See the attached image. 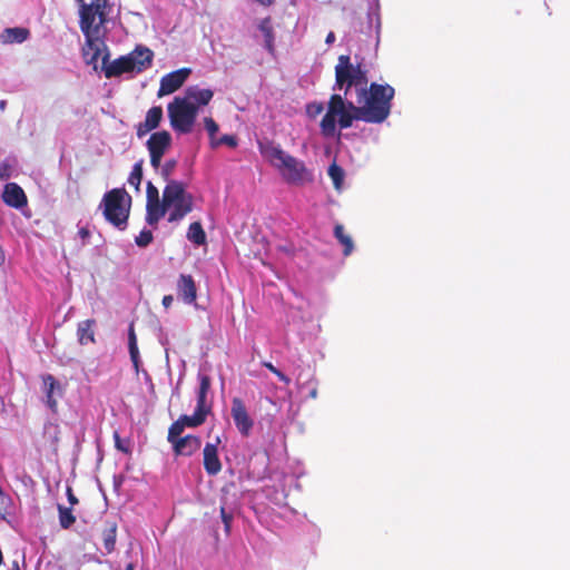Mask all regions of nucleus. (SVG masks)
<instances>
[{
	"mask_svg": "<svg viewBox=\"0 0 570 570\" xmlns=\"http://www.w3.org/2000/svg\"><path fill=\"white\" fill-rule=\"evenodd\" d=\"M163 199L169 212V223L181 220L193 210L194 197L183 181H168L163 190Z\"/></svg>",
	"mask_w": 570,
	"mask_h": 570,
	"instance_id": "7",
	"label": "nucleus"
},
{
	"mask_svg": "<svg viewBox=\"0 0 570 570\" xmlns=\"http://www.w3.org/2000/svg\"><path fill=\"white\" fill-rule=\"evenodd\" d=\"M67 498L71 505L77 504L79 501L77 497L73 494L72 489L70 487L67 488Z\"/></svg>",
	"mask_w": 570,
	"mask_h": 570,
	"instance_id": "44",
	"label": "nucleus"
},
{
	"mask_svg": "<svg viewBox=\"0 0 570 570\" xmlns=\"http://www.w3.org/2000/svg\"><path fill=\"white\" fill-rule=\"evenodd\" d=\"M29 37V30L26 28H7L0 33L2 43H21Z\"/></svg>",
	"mask_w": 570,
	"mask_h": 570,
	"instance_id": "24",
	"label": "nucleus"
},
{
	"mask_svg": "<svg viewBox=\"0 0 570 570\" xmlns=\"http://www.w3.org/2000/svg\"><path fill=\"white\" fill-rule=\"evenodd\" d=\"M78 234L82 240H87L90 236V230L87 227H81Z\"/></svg>",
	"mask_w": 570,
	"mask_h": 570,
	"instance_id": "46",
	"label": "nucleus"
},
{
	"mask_svg": "<svg viewBox=\"0 0 570 570\" xmlns=\"http://www.w3.org/2000/svg\"><path fill=\"white\" fill-rule=\"evenodd\" d=\"M258 149L261 155L281 173L288 184L301 185L312 181L313 177L304 163L285 153L279 145L272 140L258 141Z\"/></svg>",
	"mask_w": 570,
	"mask_h": 570,
	"instance_id": "3",
	"label": "nucleus"
},
{
	"mask_svg": "<svg viewBox=\"0 0 570 570\" xmlns=\"http://www.w3.org/2000/svg\"><path fill=\"white\" fill-rule=\"evenodd\" d=\"M189 104L197 108V111L202 106H207L214 97V92L210 89H202L198 86L188 87L183 96Z\"/></svg>",
	"mask_w": 570,
	"mask_h": 570,
	"instance_id": "18",
	"label": "nucleus"
},
{
	"mask_svg": "<svg viewBox=\"0 0 570 570\" xmlns=\"http://www.w3.org/2000/svg\"><path fill=\"white\" fill-rule=\"evenodd\" d=\"M12 570H19V566L14 563V568Z\"/></svg>",
	"mask_w": 570,
	"mask_h": 570,
	"instance_id": "50",
	"label": "nucleus"
},
{
	"mask_svg": "<svg viewBox=\"0 0 570 570\" xmlns=\"http://www.w3.org/2000/svg\"><path fill=\"white\" fill-rule=\"evenodd\" d=\"M102 56V70L106 78L119 77L127 72L140 73L153 65L154 52L144 46H137L130 53L121 56L109 62L107 48Z\"/></svg>",
	"mask_w": 570,
	"mask_h": 570,
	"instance_id": "4",
	"label": "nucleus"
},
{
	"mask_svg": "<svg viewBox=\"0 0 570 570\" xmlns=\"http://www.w3.org/2000/svg\"><path fill=\"white\" fill-rule=\"evenodd\" d=\"M168 212V208L165 207V202H155L146 204V222L149 225H156L161 217Z\"/></svg>",
	"mask_w": 570,
	"mask_h": 570,
	"instance_id": "25",
	"label": "nucleus"
},
{
	"mask_svg": "<svg viewBox=\"0 0 570 570\" xmlns=\"http://www.w3.org/2000/svg\"><path fill=\"white\" fill-rule=\"evenodd\" d=\"M79 4V27L85 36V46L82 48L83 58L88 65H94L97 69V62L106 49L105 37L107 35V22L112 6L109 0H82Z\"/></svg>",
	"mask_w": 570,
	"mask_h": 570,
	"instance_id": "2",
	"label": "nucleus"
},
{
	"mask_svg": "<svg viewBox=\"0 0 570 570\" xmlns=\"http://www.w3.org/2000/svg\"><path fill=\"white\" fill-rule=\"evenodd\" d=\"M220 439L216 438L215 443H206L203 450V464L206 473L210 476L217 475L222 471V462L218 455V445Z\"/></svg>",
	"mask_w": 570,
	"mask_h": 570,
	"instance_id": "13",
	"label": "nucleus"
},
{
	"mask_svg": "<svg viewBox=\"0 0 570 570\" xmlns=\"http://www.w3.org/2000/svg\"><path fill=\"white\" fill-rule=\"evenodd\" d=\"M263 365L269 370L274 375H276L282 382L285 384H289L291 380L287 375L281 372L277 367H275L271 362H264Z\"/></svg>",
	"mask_w": 570,
	"mask_h": 570,
	"instance_id": "37",
	"label": "nucleus"
},
{
	"mask_svg": "<svg viewBox=\"0 0 570 570\" xmlns=\"http://www.w3.org/2000/svg\"><path fill=\"white\" fill-rule=\"evenodd\" d=\"M296 383L299 390H307L309 399H316L318 394L317 382L309 370L301 371L297 375Z\"/></svg>",
	"mask_w": 570,
	"mask_h": 570,
	"instance_id": "21",
	"label": "nucleus"
},
{
	"mask_svg": "<svg viewBox=\"0 0 570 570\" xmlns=\"http://www.w3.org/2000/svg\"><path fill=\"white\" fill-rule=\"evenodd\" d=\"M2 200L12 208H22L28 204V198L23 189L16 183L4 185Z\"/></svg>",
	"mask_w": 570,
	"mask_h": 570,
	"instance_id": "15",
	"label": "nucleus"
},
{
	"mask_svg": "<svg viewBox=\"0 0 570 570\" xmlns=\"http://www.w3.org/2000/svg\"><path fill=\"white\" fill-rule=\"evenodd\" d=\"M161 119H163V108L160 106L151 107L146 114L145 121L139 122L137 125V127H136L137 136L139 138H142L149 131L156 129L159 126Z\"/></svg>",
	"mask_w": 570,
	"mask_h": 570,
	"instance_id": "17",
	"label": "nucleus"
},
{
	"mask_svg": "<svg viewBox=\"0 0 570 570\" xmlns=\"http://www.w3.org/2000/svg\"><path fill=\"white\" fill-rule=\"evenodd\" d=\"M265 38V48L269 53H274V30L271 17L264 18L258 26Z\"/></svg>",
	"mask_w": 570,
	"mask_h": 570,
	"instance_id": "26",
	"label": "nucleus"
},
{
	"mask_svg": "<svg viewBox=\"0 0 570 570\" xmlns=\"http://www.w3.org/2000/svg\"><path fill=\"white\" fill-rule=\"evenodd\" d=\"M102 206L106 220L120 230L126 229L131 208V196L124 188H114L104 195Z\"/></svg>",
	"mask_w": 570,
	"mask_h": 570,
	"instance_id": "6",
	"label": "nucleus"
},
{
	"mask_svg": "<svg viewBox=\"0 0 570 570\" xmlns=\"http://www.w3.org/2000/svg\"><path fill=\"white\" fill-rule=\"evenodd\" d=\"M59 511V523L61 528L69 529L76 521V517L72 513L71 508H66L61 504H58Z\"/></svg>",
	"mask_w": 570,
	"mask_h": 570,
	"instance_id": "29",
	"label": "nucleus"
},
{
	"mask_svg": "<svg viewBox=\"0 0 570 570\" xmlns=\"http://www.w3.org/2000/svg\"><path fill=\"white\" fill-rule=\"evenodd\" d=\"M327 173H328V176L331 177V179L333 180L334 187L336 189H340L343 184V180H344V170L338 165L333 163L328 167Z\"/></svg>",
	"mask_w": 570,
	"mask_h": 570,
	"instance_id": "30",
	"label": "nucleus"
},
{
	"mask_svg": "<svg viewBox=\"0 0 570 570\" xmlns=\"http://www.w3.org/2000/svg\"><path fill=\"white\" fill-rule=\"evenodd\" d=\"M334 236L344 246V249H343L344 256H348L354 249V244H353L351 236L345 233L343 225H341V224L335 225Z\"/></svg>",
	"mask_w": 570,
	"mask_h": 570,
	"instance_id": "28",
	"label": "nucleus"
},
{
	"mask_svg": "<svg viewBox=\"0 0 570 570\" xmlns=\"http://www.w3.org/2000/svg\"><path fill=\"white\" fill-rule=\"evenodd\" d=\"M142 180V161H138L134 165L132 170L128 177V183L134 186L137 190Z\"/></svg>",
	"mask_w": 570,
	"mask_h": 570,
	"instance_id": "31",
	"label": "nucleus"
},
{
	"mask_svg": "<svg viewBox=\"0 0 570 570\" xmlns=\"http://www.w3.org/2000/svg\"><path fill=\"white\" fill-rule=\"evenodd\" d=\"M77 2H82V0H76Z\"/></svg>",
	"mask_w": 570,
	"mask_h": 570,
	"instance_id": "51",
	"label": "nucleus"
},
{
	"mask_svg": "<svg viewBox=\"0 0 570 570\" xmlns=\"http://www.w3.org/2000/svg\"><path fill=\"white\" fill-rule=\"evenodd\" d=\"M193 417L190 415H180L178 420H176L168 429L167 434V441L173 444L175 441L179 440L181 436V433L184 432V429L186 426L188 428H197L202 424L199 422H193L190 421Z\"/></svg>",
	"mask_w": 570,
	"mask_h": 570,
	"instance_id": "20",
	"label": "nucleus"
},
{
	"mask_svg": "<svg viewBox=\"0 0 570 570\" xmlns=\"http://www.w3.org/2000/svg\"><path fill=\"white\" fill-rule=\"evenodd\" d=\"M146 197H147V203L146 204L155 203V202H159L160 200L159 199L158 188L151 181L147 183V186H146Z\"/></svg>",
	"mask_w": 570,
	"mask_h": 570,
	"instance_id": "36",
	"label": "nucleus"
},
{
	"mask_svg": "<svg viewBox=\"0 0 570 570\" xmlns=\"http://www.w3.org/2000/svg\"><path fill=\"white\" fill-rule=\"evenodd\" d=\"M117 529L118 525L115 520L105 521V527L101 531V537L104 541V548L107 553H111L116 548Z\"/></svg>",
	"mask_w": 570,
	"mask_h": 570,
	"instance_id": "23",
	"label": "nucleus"
},
{
	"mask_svg": "<svg viewBox=\"0 0 570 570\" xmlns=\"http://www.w3.org/2000/svg\"><path fill=\"white\" fill-rule=\"evenodd\" d=\"M356 95V104L344 99L340 94H333L330 97L327 112L321 121L324 136L331 137L335 134L336 117L342 129L350 128L354 120L382 124L389 118L395 96V89L392 86L372 82Z\"/></svg>",
	"mask_w": 570,
	"mask_h": 570,
	"instance_id": "1",
	"label": "nucleus"
},
{
	"mask_svg": "<svg viewBox=\"0 0 570 570\" xmlns=\"http://www.w3.org/2000/svg\"><path fill=\"white\" fill-rule=\"evenodd\" d=\"M173 451L176 456H191L202 446V440L197 435H185L173 444Z\"/></svg>",
	"mask_w": 570,
	"mask_h": 570,
	"instance_id": "16",
	"label": "nucleus"
},
{
	"mask_svg": "<svg viewBox=\"0 0 570 570\" xmlns=\"http://www.w3.org/2000/svg\"><path fill=\"white\" fill-rule=\"evenodd\" d=\"M255 1L264 7H269L275 2V0H255Z\"/></svg>",
	"mask_w": 570,
	"mask_h": 570,
	"instance_id": "48",
	"label": "nucleus"
},
{
	"mask_svg": "<svg viewBox=\"0 0 570 570\" xmlns=\"http://www.w3.org/2000/svg\"><path fill=\"white\" fill-rule=\"evenodd\" d=\"M95 326L96 321L94 318L85 320L78 323L77 337L80 345H87L95 343Z\"/></svg>",
	"mask_w": 570,
	"mask_h": 570,
	"instance_id": "22",
	"label": "nucleus"
},
{
	"mask_svg": "<svg viewBox=\"0 0 570 570\" xmlns=\"http://www.w3.org/2000/svg\"><path fill=\"white\" fill-rule=\"evenodd\" d=\"M220 517H222V521L225 525V532L226 533H229L230 531V524H232V520H233V515L230 513H228L224 507L220 508Z\"/></svg>",
	"mask_w": 570,
	"mask_h": 570,
	"instance_id": "39",
	"label": "nucleus"
},
{
	"mask_svg": "<svg viewBox=\"0 0 570 570\" xmlns=\"http://www.w3.org/2000/svg\"><path fill=\"white\" fill-rule=\"evenodd\" d=\"M154 239L153 232L149 229H142L136 237L135 242L139 247H147Z\"/></svg>",
	"mask_w": 570,
	"mask_h": 570,
	"instance_id": "34",
	"label": "nucleus"
},
{
	"mask_svg": "<svg viewBox=\"0 0 570 570\" xmlns=\"http://www.w3.org/2000/svg\"><path fill=\"white\" fill-rule=\"evenodd\" d=\"M11 175V166L3 161L0 164V179L1 180H6L10 177Z\"/></svg>",
	"mask_w": 570,
	"mask_h": 570,
	"instance_id": "41",
	"label": "nucleus"
},
{
	"mask_svg": "<svg viewBox=\"0 0 570 570\" xmlns=\"http://www.w3.org/2000/svg\"><path fill=\"white\" fill-rule=\"evenodd\" d=\"M114 440H115V445H116V448H117L118 450H120V451H122V452H125V453H127V452L129 451L127 448H125V446L122 445V442H121V439H120V435H119V433H118V432H115V433H114Z\"/></svg>",
	"mask_w": 570,
	"mask_h": 570,
	"instance_id": "43",
	"label": "nucleus"
},
{
	"mask_svg": "<svg viewBox=\"0 0 570 570\" xmlns=\"http://www.w3.org/2000/svg\"><path fill=\"white\" fill-rule=\"evenodd\" d=\"M335 41V35L334 32H328V35L326 36V39H325V42L327 45H332L333 42Z\"/></svg>",
	"mask_w": 570,
	"mask_h": 570,
	"instance_id": "47",
	"label": "nucleus"
},
{
	"mask_svg": "<svg viewBox=\"0 0 570 570\" xmlns=\"http://www.w3.org/2000/svg\"><path fill=\"white\" fill-rule=\"evenodd\" d=\"M199 389L197 391V404L193 415V422L204 424L208 414L212 412V402L207 401V394L212 386V380L206 374H199Z\"/></svg>",
	"mask_w": 570,
	"mask_h": 570,
	"instance_id": "10",
	"label": "nucleus"
},
{
	"mask_svg": "<svg viewBox=\"0 0 570 570\" xmlns=\"http://www.w3.org/2000/svg\"><path fill=\"white\" fill-rule=\"evenodd\" d=\"M190 72L189 68H180L163 76L157 96L163 97L177 91L185 83Z\"/></svg>",
	"mask_w": 570,
	"mask_h": 570,
	"instance_id": "12",
	"label": "nucleus"
},
{
	"mask_svg": "<svg viewBox=\"0 0 570 570\" xmlns=\"http://www.w3.org/2000/svg\"><path fill=\"white\" fill-rule=\"evenodd\" d=\"M171 145V136L167 130L157 131L150 135L146 142L150 155V165L154 169H159L161 158Z\"/></svg>",
	"mask_w": 570,
	"mask_h": 570,
	"instance_id": "9",
	"label": "nucleus"
},
{
	"mask_svg": "<svg viewBox=\"0 0 570 570\" xmlns=\"http://www.w3.org/2000/svg\"><path fill=\"white\" fill-rule=\"evenodd\" d=\"M137 344V336L135 333L134 324L131 323L128 328V345Z\"/></svg>",
	"mask_w": 570,
	"mask_h": 570,
	"instance_id": "42",
	"label": "nucleus"
},
{
	"mask_svg": "<svg viewBox=\"0 0 570 570\" xmlns=\"http://www.w3.org/2000/svg\"><path fill=\"white\" fill-rule=\"evenodd\" d=\"M128 348H129L130 360L134 364V367L136 370H138L139 362H140L138 344L128 345Z\"/></svg>",
	"mask_w": 570,
	"mask_h": 570,
	"instance_id": "38",
	"label": "nucleus"
},
{
	"mask_svg": "<svg viewBox=\"0 0 570 570\" xmlns=\"http://www.w3.org/2000/svg\"><path fill=\"white\" fill-rule=\"evenodd\" d=\"M230 415L237 431L245 438L249 436L254 426V420L250 417L245 402L240 397H233Z\"/></svg>",
	"mask_w": 570,
	"mask_h": 570,
	"instance_id": "11",
	"label": "nucleus"
},
{
	"mask_svg": "<svg viewBox=\"0 0 570 570\" xmlns=\"http://www.w3.org/2000/svg\"><path fill=\"white\" fill-rule=\"evenodd\" d=\"M324 107L321 102H313L307 106V114L311 117H316L323 111Z\"/></svg>",
	"mask_w": 570,
	"mask_h": 570,
	"instance_id": "40",
	"label": "nucleus"
},
{
	"mask_svg": "<svg viewBox=\"0 0 570 570\" xmlns=\"http://www.w3.org/2000/svg\"><path fill=\"white\" fill-rule=\"evenodd\" d=\"M187 238L197 246L206 244V233L199 222H194L189 225Z\"/></svg>",
	"mask_w": 570,
	"mask_h": 570,
	"instance_id": "27",
	"label": "nucleus"
},
{
	"mask_svg": "<svg viewBox=\"0 0 570 570\" xmlns=\"http://www.w3.org/2000/svg\"><path fill=\"white\" fill-rule=\"evenodd\" d=\"M171 128L179 134H189L193 130L198 111L183 96H176L167 106Z\"/></svg>",
	"mask_w": 570,
	"mask_h": 570,
	"instance_id": "8",
	"label": "nucleus"
},
{
	"mask_svg": "<svg viewBox=\"0 0 570 570\" xmlns=\"http://www.w3.org/2000/svg\"><path fill=\"white\" fill-rule=\"evenodd\" d=\"M126 570H135V566L132 563H128Z\"/></svg>",
	"mask_w": 570,
	"mask_h": 570,
	"instance_id": "49",
	"label": "nucleus"
},
{
	"mask_svg": "<svg viewBox=\"0 0 570 570\" xmlns=\"http://www.w3.org/2000/svg\"><path fill=\"white\" fill-rule=\"evenodd\" d=\"M177 296L185 304L197 307V286L194 277L188 274H180L176 284Z\"/></svg>",
	"mask_w": 570,
	"mask_h": 570,
	"instance_id": "14",
	"label": "nucleus"
},
{
	"mask_svg": "<svg viewBox=\"0 0 570 570\" xmlns=\"http://www.w3.org/2000/svg\"><path fill=\"white\" fill-rule=\"evenodd\" d=\"M42 383H43V392L46 394V403L48 407L52 411L57 410V399L55 397V394L61 396L62 391L61 386L58 383V381L55 379L51 374H46L42 376Z\"/></svg>",
	"mask_w": 570,
	"mask_h": 570,
	"instance_id": "19",
	"label": "nucleus"
},
{
	"mask_svg": "<svg viewBox=\"0 0 570 570\" xmlns=\"http://www.w3.org/2000/svg\"><path fill=\"white\" fill-rule=\"evenodd\" d=\"M177 166V160L176 159H168L161 167L160 169V175L163 177V179L165 181H171L173 179L170 178L175 168Z\"/></svg>",
	"mask_w": 570,
	"mask_h": 570,
	"instance_id": "33",
	"label": "nucleus"
},
{
	"mask_svg": "<svg viewBox=\"0 0 570 570\" xmlns=\"http://www.w3.org/2000/svg\"><path fill=\"white\" fill-rule=\"evenodd\" d=\"M173 302H174V297L173 295H165L163 297V301H161V304L163 306L168 309L171 305H173Z\"/></svg>",
	"mask_w": 570,
	"mask_h": 570,
	"instance_id": "45",
	"label": "nucleus"
},
{
	"mask_svg": "<svg viewBox=\"0 0 570 570\" xmlns=\"http://www.w3.org/2000/svg\"><path fill=\"white\" fill-rule=\"evenodd\" d=\"M220 145H226L230 148H235L237 147L238 141L236 136L234 135H223L220 138L213 139V141H210V147L214 149L218 148Z\"/></svg>",
	"mask_w": 570,
	"mask_h": 570,
	"instance_id": "32",
	"label": "nucleus"
},
{
	"mask_svg": "<svg viewBox=\"0 0 570 570\" xmlns=\"http://www.w3.org/2000/svg\"><path fill=\"white\" fill-rule=\"evenodd\" d=\"M204 125L208 132L210 141H213V139H216V134L219 130L218 124L212 117H206L204 118Z\"/></svg>",
	"mask_w": 570,
	"mask_h": 570,
	"instance_id": "35",
	"label": "nucleus"
},
{
	"mask_svg": "<svg viewBox=\"0 0 570 570\" xmlns=\"http://www.w3.org/2000/svg\"><path fill=\"white\" fill-rule=\"evenodd\" d=\"M367 69L362 62L353 63L348 55H341L335 66V83L333 90H344L346 99L352 87L356 94L368 83Z\"/></svg>",
	"mask_w": 570,
	"mask_h": 570,
	"instance_id": "5",
	"label": "nucleus"
}]
</instances>
